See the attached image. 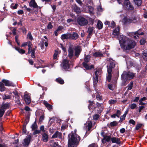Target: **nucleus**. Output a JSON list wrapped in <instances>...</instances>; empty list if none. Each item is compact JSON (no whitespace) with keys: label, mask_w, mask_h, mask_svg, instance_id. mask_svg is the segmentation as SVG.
I'll return each mask as SVG.
<instances>
[{"label":"nucleus","mask_w":147,"mask_h":147,"mask_svg":"<svg viewBox=\"0 0 147 147\" xmlns=\"http://www.w3.org/2000/svg\"><path fill=\"white\" fill-rule=\"evenodd\" d=\"M121 47L125 50H129L134 48L136 45L135 41L127 37H124L119 39Z\"/></svg>","instance_id":"f257e3e1"},{"label":"nucleus","mask_w":147,"mask_h":147,"mask_svg":"<svg viewBox=\"0 0 147 147\" xmlns=\"http://www.w3.org/2000/svg\"><path fill=\"white\" fill-rule=\"evenodd\" d=\"M80 137L76 134L71 132L68 135V146L74 147L79 141Z\"/></svg>","instance_id":"f03ea898"},{"label":"nucleus","mask_w":147,"mask_h":147,"mask_svg":"<svg viewBox=\"0 0 147 147\" xmlns=\"http://www.w3.org/2000/svg\"><path fill=\"white\" fill-rule=\"evenodd\" d=\"M135 74L131 72L126 71L123 72L121 76V78L124 81L126 80H131L133 79L134 77Z\"/></svg>","instance_id":"7ed1b4c3"},{"label":"nucleus","mask_w":147,"mask_h":147,"mask_svg":"<svg viewBox=\"0 0 147 147\" xmlns=\"http://www.w3.org/2000/svg\"><path fill=\"white\" fill-rule=\"evenodd\" d=\"M71 64V62L68 59H64L61 64L62 68L66 70L69 71L70 66Z\"/></svg>","instance_id":"20e7f679"},{"label":"nucleus","mask_w":147,"mask_h":147,"mask_svg":"<svg viewBox=\"0 0 147 147\" xmlns=\"http://www.w3.org/2000/svg\"><path fill=\"white\" fill-rule=\"evenodd\" d=\"M77 21L78 24L81 26H86L88 23V21L87 19L81 16L78 18Z\"/></svg>","instance_id":"39448f33"},{"label":"nucleus","mask_w":147,"mask_h":147,"mask_svg":"<svg viewBox=\"0 0 147 147\" xmlns=\"http://www.w3.org/2000/svg\"><path fill=\"white\" fill-rule=\"evenodd\" d=\"M140 32L141 30H139L135 32L130 33L129 35L135 39H136L137 38V37L139 38L140 35H143L144 34L143 32Z\"/></svg>","instance_id":"423d86ee"},{"label":"nucleus","mask_w":147,"mask_h":147,"mask_svg":"<svg viewBox=\"0 0 147 147\" xmlns=\"http://www.w3.org/2000/svg\"><path fill=\"white\" fill-rule=\"evenodd\" d=\"M107 60L110 62V65L109 66H108L107 70L110 69L111 71L112 70V69L115 66V62L113 61L112 59L110 58H108Z\"/></svg>","instance_id":"0eeeda50"},{"label":"nucleus","mask_w":147,"mask_h":147,"mask_svg":"<svg viewBox=\"0 0 147 147\" xmlns=\"http://www.w3.org/2000/svg\"><path fill=\"white\" fill-rule=\"evenodd\" d=\"M29 5L31 7L34 8H37L39 9H40V7H38L37 3L35 2V0H31L29 3Z\"/></svg>","instance_id":"6e6552de"},{"label":"nucleus","mask_w":147,"mask_h":147,"mask_svg":"<svg viewBox=\"0 0 147 147\" xmlns=\"http://www.w3.org/2000/svg\"><path fill=\"white\" fill-rule=\"evenodd\" d=\"M101 74V71L100 70H98L96 71L95 72V74L96 76L94 80V82L95 84H96L98 83V78Z\"/></svg>","instance_id":"1a4fd4ad"},{"label":"nucleus","mask_w":147,"mask_h":147,"mask_svg":"<svg viewBox=\"0 0 147 147\" xmlns=\"http://www.w3.org/2000/svg\"><path fill=\"white\" fill-rule=\"evenodd\" d=\"M74 50L75 55L78 57L81 51V49L80 46H77L75 47Z\"/></svg>","instance_id":"9d476101"},{"label":"nucleus","mask_w":147,"mask_h":147,"mask_svg":"<svg viewBox=\"0 0 147 147\" xmlns=\"http://www.w3.org/2000/svg\"><path fill=\"white\" fill-rule=\"evenodd\" d=\"M124 5L125 8L127 9H133L132 6L131 5L128 0H125Z\"/></svg>","instance_id":"9b49d317"},{"label":"nucleus","mask_w":147,"mask_h":147,"mask_svg":"<svg viewBox=\"0 0 147 147\" xmlns=\"http://www.w3.org/2000/svg\"><path fill=\"white\" fill-rule=\"evenodd\" d=\"M68 56L69 59L71 60L72 59H74V50L71 47H69L68 49Z\"/></svg>","instance_id":"f8f14e48"},{"label":"nucleus","mask_w":147,"mask_h":147,"mask_svg":"<svg viewBox=\"0 0 147 147\" xmlns=\"http://www.w3.org/2000/svg\"><path fill=\"white\" fill-rule=\"evenodd\" d=\"M24 98L27 104L28 105L30 103L31 99L29 94H25L24 95Z\"/></svg>","instance_id":"ddd939ff"},{"label":"nucleus","mask_w":147,"mask_h":147,"mask_svg":"<svg viewBox=\"0 0 147 147\" xmlns=\"http://www.w3.org/2000/svg\"><path fill=\"white\" fill-rule=\"evenodd\" d=\"M89 104L88 105V108L90 110L91 109H94L96 108V104L94 102V101H91L90 100L88 101Z\"/></svg>","instance_id":"4468645a"},{"label":"nucleus","mask_w":147,"mask_h":147,"mask_svg":"<svg viewBox=\"0 0 147 147\" xmlns=\"http://www.w3.org/2000/svg\"><path fill=\"white\" fill-rule=\"evenodd\" d=\"M62 134L58 131H56L53 135L52 138H58L60 139L62 138Z\"/></svg>","instance_id":"2eb2a0df"},{"label":"nucleus","mask_w":147,"mask_h":147,"mask_svg":"<svg viewBox=\"0 0 147 147\" xmlns=\"http://www.w3.org/2000/svg\"><path fill=\"white\" fill-rule=\"evenodd\" d=\"M70 39L75 40L77 39L79 37V35L77 33L73 32L72 34L70 33Z\"/></svg>","instance_id":"dca6fc26"},{"label":"nucleus","mask_w":147,"mask_h":147,"mask_svg":"<svg viewBox=\"0 0 147 147\" xmlns=\"http://www.w3.org/2000/svg\"><path fill=\"white\" fill-rule=\"evenodd\" d=\"M82 65L86 69L89 70L90 69L92 68H94V66L91 65L89 66L88 65L87 63L84 62L82 63Z\"/></svg>","instance_id":"f3484780"},{"label":"nucleus","mask_w":147,"mask_h":147,"mask_svg":"<svg viewBox=\"0 0 147 147\" xmlns=\"http://www.w3.org/2000/svg\"><path fill=\"white\" fill-rule=\"evenodd\" d=\"M111 140L113 143H116L118 144H120L121 143L120 139L116 137H113L111 138Z\"/></svg>","instance_id":"a211bd4d"},{"label":"nucleus","mask_w":147,"mask_h":147,"mask_svg":"<svg viewBox=\"0 0 147 147\" xmlns=\"http://www.w3.org/2000/svg\"><path fill=\"white\" fill-rule=\"evenodd\" d=\"M30 136H29L28 137H26V138L24 140V145L26 146L28 145L30 142Z\"/></svg>","instance_id":"6ab92c4d"},{"label":"nucleus","mask_w":147,"mask_h":147,"mask_svg":"<svg viewBox=\"0 0 147 147\" xmlns=\"http://www.w3.org/2000/svg\"><path fill=\"white\" fill-rule=\"evenodd\" d=\"M43 103L49 110H51L52 109V106L47 101L44 100L43 101Z\"/></svg>","instance_id":"aec40b11"},{"label":"nucleus","mask_w":147,"mask_h":147,"mask_svg":"<svg viewBox=\"0 0 147 147\" xmlns=\"http://www.w3.org/2000/svg\"><path fill=\"white\" fill-rule=\"evenodd\" d=\"M102 105V104H100L98 102H96V108L98 107L99 108V110H98V112L99 113H100L102 111L103 107Z\"/></svg>","instance_id":"412c9836"},{"label":"nucleus","mask_w":147,"mask_h":147,"mask_svg":"<svg viewBox=\"0 0 147 147\" xmlns=\"http://www.w3.org/2000/svg\"><path fill=\"white\" fill-rule=\"evenodd\" d=\"M42 140L45 142H46L48 140V134L46 133H45L42 134Z\"/></svg>","instance_id":"4be33fe9"},{"label":"nucleus","mask_w":147,"mask_h":147,"mask_svg":"<svg viewBox=\"0 0 147 147\" xmlns=\"http://www.w3.org/2000/svg\"><path fill=\"white\" fill-rule=\"evenodd\" d=\"M2 82L5 84V86H13L12 83L8 80H3Z\"/></svg>","instance_id":"5701e85b"},{"label":"nucleus","mask_w":147,"mask_h":147,"mask_svg":"<svg viewBox=\"0 0 147 147\" xmlns=\"http://www.w3.org/2000/svg\"><path fill=\"white\" fill-rule=\"evenodd\" d=\"M70 33L65 34H62L61 36V38L63 39L69 38L70 39Z\"/></svg>","instance_id":"b1692460"},{"label":"nucleus","mask_w":147,"mask_h":147,"mask_svg":"<svg viewBox=\"0 0 147 147\" xmlns=\"http://www.w3.org/2000/svg\"><path fill=\"white\" fill-rule=\"evenodd\" d=\"M36 47L35 48H33L30 51V52L29 53H28V54H31V56L32 58H34L35 57V52L36 50Z\"/></svg>","instance_id":"393cba45"},{"label":"nucleus","mask_w":147,"mask_h":147,"mask_svg":"<svg viewBox=\"0 0 147 147\" xmlns=\"http://www.w3.org/2000/svg\"><path fill=\"white\" fill-rule=\"evenodd\" d=\"M95 94L96 98L98 100H102V96L100 95L101 93L99 91H96Z\"/></svg>","instance_id":"a878e982"},{"label":"nucleus","mask_w":147,"mask_h":147,"mask_svg":"<svg viewBox=\"0 0 147 147\" xmlns=\"http://www.w3.org/2000/svg\"><path fill=\"white\" fill-rule=\"evenodd\" d=\"M112 71H111V69H110L107 70V80L109 82H110L111 80L112 76L111 72Z\"/></svg>","instance_id":"bb28decb"},{"label":"nucleus","mask_w":147,"mask_h":147,"mask_svg":"<svg viewBox=\"0 0 147 147\" xmlns=\"http://www.w3.org/2000/svg\"><path fill=\"white\" fill-rule=\"evenodd\" d=\"M87 127H88V129L87 130L86 133H88V132L90 131L91 128H92V122L90 121H89L87 122Z\"/></svg>","instance_id":"cd10ccee"},{"label":"nucleus","mask_w":147,"mask_h":147,"mask_svg":"<svg viewBox=\"0 0 147 147\" xmlns=\"http://www.w3.org/2000/svg\"><path fill=\"white\" fill-rule=\"evenodd\" d=\"M97 28L98 29H101L103 27V24L102 22L100 20H98L96 25Z\"/></svg>","instance_id":"c85d7f7f"},{"label":"nucleus","mask_w":147,"mask_h":147,"mask_svg":"<svg viewBox=\"0 0 147 147\" xmlns=\"http://www.w3.org/2000/svg\"><path fill=\"white\" fill-rule=\"evenodd\" d=\"M55 81L61 84H63L64 83V81L61 78L59 77L56 79Z\"/></svg>","instance_id":"c756f323"},{"label":"nucleus","mask_w":147,"mask_h":147,"mask_svg":"<svg viewBox=\"0 0 147 147\" xmlns=\"http://www.w3.org/2000/svg\"><path fill=\"white\" fill-rule=\"evenodd\" d=\"M119 33V27H117L114 30L113 32V34L114 35H117Z\"/></svg>","instance_id":"7c9ffc66"},{"label":"nucleus","mask_w":147,"mask_h":147,"mask_svg":"<svg viewBox=\"0 0 147 147\" xmlns=\"http://www.w3.org/2000/svg\"><path fill=\"white\" fill-rule=\"evenodd\" d=\"M15 49L19 53L21 54H23L25 53V51L24 50L21 49L19 47H15Z\"/></svg>","instance_id":"2f4dec72"},{"label":"nucleus","mask_w":147,"mask_h":147,"mask_svg":"<svg viewBox=\"0 0 147 147\" xmlns=\"http://www.w3.org/2000/svg\"><path fill=\"white\" fill-rule=\"evenodd\" d=\"M93 55L95 57H102L103 54L101 52H97L93 54Z\"/></svg>","instance_id":"473e14b6"},{"label":"nucleus","mask_w":147,"mask_h":147,"mask_svg":"<svg viewBox=\"0 0 147 147\" xmlns=\"http://www.w3.org/2000/svg\"><path fill=\"white\" fill-rule=\"evenodd\" d=\"M127 22L131 23L132 22L135 23L137 22V18L136 17H134L133 18L131 19H127Z\"/></svg>","instance_id":"72a5a7b5"},{"label":"nucleus","mask_w":147,"mask_h":147,"mask_svg":"<svg viewBox=\"0 0 147 147\" xmlns=\"http://www.w3.org/2000/svg\"><path fill=\"white\" fill-rule=\"evenodd\" d=\"M32 130H34L38 128L37 125L36 121L32 124L31 126Z\"/></svg>","instance_id":"f704fd0d"},{"label":"nucleus","mask_w":147,"mask_h":147,"mask_svg":"<svg viewBox=\"0 0 147 147\" xmlns=\"http://www.w3.org/2000/svg\"><path fill=\"white\" fill-rule=\"evenodd\" d=\"M134 1L135 5L138 6H140L141 4V0H134Z\"/></svg>","instance_id":"c9c22d12"},{"label":"nucleus","mask_w":147,"mask_h":147,"mask_svg":"<svg viewBox=\"0 0 147 147\" xmlns=\"http://www.w3.org/2000/svg\"><path fill=\"white\" fill-rule=\"evenodd\" d=\"M9 103H5L2 105V108L3 109H7L9 108Z\"/></svg>","instance_id":"e433bc0d"},{"label":"nucleus","mask_w":147,"mask_h":147,"mask_svg":"<svg viewBox=\"0 0 147 147\" xmlns=\"http://www.w3.org/2000/svg\"><path fill=\"white\" fill-rule=\"evenodd\" d=\"M143 55L142 56L143 59L145 60H147V50H145L143 51Z\"/></svg>","instance_id":"4c0bfd02"},{"label":"nucleus","mask_w":147,"mask_h":147,"mask_svg":"<svg viewBox=\"0 0 147 147\" xmlns=\"http://www.w3.org/2000/svg\"><path fill=\"white\" fill-rule=\"evenodd\" d=\"M74 11L77 13H79L80 12V9L79 7H78L76 6H75L74 7Z\"/></svg>","instance_id":"58836bf2"},{"label":"nucleus","mask_w":147,"mask_h":147,"mask_svg":"<svg viewBox=\"0 0 147 147\" xmlns=\"http://www.w3.org/2000/svg\"><path fill=\"white\" fill-rule=\"evenodd\" d=\"M28 53H29L30 52V51L32 49V44L31 42L29 41L28 42Z\"/></svg>","instance_id":"ea45409f"},{"label":"nucleus","mask_w":147,"mask_h":147,"mask_svg":"<svg viewBox=\"0 0 147 147\" xmlns=\"http://www.w3.org/2000/svg\"><path fill=\"white\" fill-rule=\"evenodd\" d=\"M27 38L28 39H30L31 40H33V37L30 32H29L28 33L27 35Z\"/></svg>","instance_id":"a19ab883"},{"label":"nucleus","mask_w":147,"mask_h":147,"mask_svg":"<svg viewBox=\"0 0 147 147\" xmlns=\"http://www.w3.org/2000/svg\"><path fill=\"white\" fill-rule=\"evenodd\" d=\"M5 87L4 84L1 82L0 83V91H3L5 90Z\"/></svg>","instance_id":"79ce46f5"},{"label":"nucleus","mask_w":147,"mask_h":147,"mask_svg":"<svg viewBox=\"0 0 147 147\" xmlns=\"http://www.w3.org/2000/svg\"><path fill=\"white\" fill-rule=\"evenodd\" d=\"M94 29L93 27H90L88 28V32L89 33V34L90 35L92 32L93 31Z\"/></svg>","instance_id":"37998d69"},{"label":"nucleus","mask_w":147,"mask_h":147,"mask_svg":"<svg viewBox=\"0 0 147 147\" xmlns=\"http://www.w3.org/2000/svg\"><path fill=\"white\" fill-rule=\"evenodd\" d=\"M90 56L89 55H88L87 56H86L84 58V61H85L84 62L86 63L88 62L90 60Z\"/></svg>","instance_id":"c03bdc74"},{"label":"nucleus","mask_w":147,"mask_h":147,"mask_svg":"<svg viewBox=\"0 0 147 147\" xmlns=\"http://www.w3.org/2000/svg\"><path fill=\"white\" fill-rule=\"evenodd\" d=\"M104 138L107 142L110 141V140H111V138H112L111 136H107V135L105 136Z\"/></svg>","instance_id":"a18cd8bd"},{"label":"nucleus","mask_w":147,"mask_h":147,"mask_svg":"<svg viewBox=\"0 0 147 147\" xmlns=\"http://www.w3.org/2000/svg\"><path fill=\"white\" fill-rule=\"evenodd\" d=\"M117 102V100H115L111 99L108 102L110 104L112 105L115 103Z\"/></svg>","instance_id":"49530a36"},{"label":"nucleus","mask_w":147,"mask_h":147,"mask_svg":"<svg viewBox=\"0 0 147 147\" xmlns=\"http://www.w3.org/2000/svg\"><path fill=\"white\" fill-rule=\"evenodd\" d=\"M126 116L125 114H124L122 116H121L120 117V120L119 121V122H121L123 121L125 119Z\"/></svg>","instance_id":"de8ad7c7"},{"label":"nucleus","mask_w":147,"mask_h":147,"mask_svg":"<svg viewBox=\"0 0 147 147\" xmlns=\"http://www.w3.org/2000/svg\"><path fill=\"white\" fill-rule=\"evenodd\" d=\"M52 145L53 147H61L58 142H54L53 143Z\"/></svg>","instance_id":"09e8293b"},{"label":"nucleus","mask_w":147,"mask_h":147,"mask_svg":"<svg viewBox=\"0 0 147 147\" xmlns=\"http://www.w3.org/2000/svg\"><path fill=\"white\" fill-rule=\"evenodd\" d=\"M137 107V105L134 103H133L129 105V107L132 109H135Z\"/></svg>","instance_id":"8fccbe9b"},{"label":"nucleus","mask_w":147,"mask_h":147,"mask_svg":"<svg viewBox=\"0 0 147 147\" xmlns=\"http://www.w3.org/2000/svg\"><path fill=\"white\" fill-rule=\"evenodd\" d=\"M18 5L17 4H14L13 3H12L11 5V7L12 9H15L17 8Z\"/></svg>","instance_id":"3c124183"},{"label":"nucleus","mask_w":147,"mask_h":147,"mask_svg":"<svg viewBox=\"0 0 147 147\" xmlns=\"http://www.w3.org/2000/svg\"><path fill=\"white\" fill-rule=\"evenodd\" d=\"M133 82H131L129 84L128 86V89L129 90H131L132 89L133 85Z\"/></svg>","instance_id":"603ef678"},{"label":"nucleus","mask_w":147,"mask_h":147,"mask_svg":"<svg viewBox=\"0 0 147 147\" xmlns=\"http://www.w3.org/2000/svg\"><path fill=\"white\" fill-rule=\"evenodd\" d=\"M58 54V52L57 51H55V53L53 55V59H56L57 57V55Z\"/></svg>","instance_id":"864d4df0"},{"label":"nucleus","mask_w":147,"mask_h":147,"mask_svg":"<svg viewBox=\"0 0 147 147\" xmlns=\"http://www.w3.org/2000/svg\"><path fill=\"white\" fill-rule=\"evenodd\" d=\"M118 123L117 122L115 121L112 122L110 123V125L111 126H116Z\"/></svg>","instance_id":"5fc2aeb1"},{"label":"nucleus","mask_w":147,"mask_h":147,"mask_svg":"<svg viewBox=\"0 0 147 147\" xmlns=\"http://www.w3.org/2000/svg\"><path fill=\"white\" fill-rule=\"evenodd\" d=\"M142 125V124L140 123H139L137 124L136 126V130H138L141 127Z\"/></svg>","instance_id":"6e6d98bb"},{"label":"nucleus","mask_w":147,"mask_h":147,"mask_svg":"<svg viewBox=\"0 0 147 147\" xmlns=\"http://www.w3.org/2000/svg\"><path fill=\"white\" fill-rule=\"evenodd\" d=\"M115 114H116L117 117H119L121 114V112L119 110H117L116 113Z\"/></svg>","instance_id":"4d7b16f0"},{"label":"nucleus","mask_w":147,"mask_h":147,"mask_svg":"<svg viewBox=\"0 0 147 147\" xmlns=\"http://www.w3.org/2000/svg\"><path fill=\"white\" fill-rule=\"evenodd\" d=\"M18 36L17 35H16V36H15V41H16V42H17L18 45H20V43L18 41Z\"/></svg>","instance_id":"13d9d810"},{"label":"nucleus","mask_w":147,"mask_h":147,"mask_svg":"<svg viewBox=\"0 0 147 147\" xmlns=\"http://www.w3.org/2000/svg\"><path fill=\"white\" fill-rule=\"evenodd\" d=\"M5 111L3 109H0V117H2L4 114Z\"/></svg>","instance_id":"bf43d9fd"},{"label":"nucleus","mask_w":147,"mask_h":147,"mask_svg":"<svg viewBox=\"0 0 147 147\" xmlns=\"http://www.w3.org/2000/svg\"><path fill=\"white\" fill-rule=\"evenodd\" d=\"M99 117V115L98 114H95L93 116V119L94 120H97Z\"/></svg>","instance_id":"052dcab7"},{"label":"nucleus","mask_w":147,"mask_h":147,"mask_svg":"<svg viewBox=\"0 0 147 147\" xmlns=\"http://www.w3.org/2000/svg\"><path fill=\"white\" fill-rule=\"evenodd\" d=\"M111 27L114 28L115 26V23L114 21H112L110 25Z\"/></svg>","instance_id":"680f3d73"},{"label":"nucleus","mask_w":147,"mask_h":147,"mask_svg":"<svg viewBox=\"0 0 147 147\" xmlns=\"http://www.w3.org/2000/svg\"><path fill=\"white\" fill-rule=\"evenodd\" d=\"M146 42L145 39L142 38V39L140 41V43L141 45H144Z\"/></svg>","instance_id":"e2e57ef3"},{"label":"nucleus","mask_w":147,"mask_h":147,"mask_svg":"<svg viewBox=\"0 0 147 147\" xmlns=\"http://www.w3.org/2000/svg\"><path fill=\"white\" fill-rule=\"evenodd\" d=\"M52 28L53 26L52 25L51 23H49L47 26V28L50 29H52Z\"/></svg>","instance_id":"0e129e2a"},{"label":"nucleus","mask_w":147,"mask_h":147,"mask_svg":"<svg viewBox=\"0 0 147 147\" xmlns=\"http://www.w3.org/2000/svg\"><path fill=\"white\" fill-rule=\"evenodd\" d=\"M12 32L13 35H15L16 34V29L15 28H13L12 30Z\"/></svg>","instance_id":"69168bd1"},{"label":"nucleus","mask_w":147,"mask_h":147,"mask_svg":"<svg viewBox=\"0 0 147 147\" xmlns=\"http://www.w3.org/2000/svg\"><path fill=\"white\" fill-rule=\"evenodd\" d=\"M40 132V131L38 130H35L33 133V134L34 135H36L39 134Z\"/></svg>","instance_id":"338daca9"},{"label":"nucleus","mask_w":147,"mask_h":147,"mask_svg":"<svg viewBox=\"0 0 147 147\" xmlns=\"http://www.w3.org/2000/svg\"><path fill=\"white\" fill-rule=\"evenodd\" d=\"M44 116L42 115L40 116L39 118V122L41 123L42 122V121L44 120Z\"/></svg>","instance_id":"774afa93"}]
</instances>
